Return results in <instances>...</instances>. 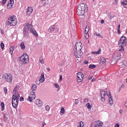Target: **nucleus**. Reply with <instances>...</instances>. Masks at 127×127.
Wrapping results in <instances>:
<instances>
[{"label":"nucleus","mask_w":127,"mask_h":127,"mask_svg":"<svg viewBox=\"0 0 127 127\" xmlns=\"http://www.w3.org/2000/svg\"><path fill=\"white\" fill-rule=\"evenodd\" d=\"M35 98H36V96L35 95V92H30V96H29L28 97V101H29V102H32L33 100H35Z\"/></svg>","instance_id":"obj_9"},{"label":"nucleus","mask_w":127,"mask_h":127,"mask_svg":"<svg viewBox=\"0 0 127 127\" xmlns=\"http://www.w3.org/2000/svg\"><path fill=\"white\" fill-rule=\"evenodd\" d=\"M74 103L76 105H78V104H79V99H76L74 101Z\"/></svg>","instance_id":"obj_38"},{"label":"nucleus","mask_w":127,"mask_h":127,"mask_svg":"<svg viewBox=\"0 0 127 127\" xmlns=\"http://www.w3.org/2000/svg\"><path fill=\"white\" fill-rule=\"evenodd\" d=\"M32 27H33V26L31 24H29L28 23H26L24 24V27L23 29V34L25 37H27V35H28V30Z\"/></svg>","instance_id":"obj_4"},{"label":"nucleus","mask_w":127,"mask_h":127,"mask_svg":"<svg viewBox=\"0 0 127 127\" xmlns=\"http://www.w3.org/2000/svg\"><path fill=\"white\" fill-rule=\"evenodd\" d=\"M0 106L2 108L1 109L2 111H3V110H4V103L3 102H1Z\"/></svg>","instance_id":"obj_34"},{"label":"nucleus","mask_w":127,"mask_h":127,"mask_svg":"<svg viewBox=\"0 0 127 127\" xmlns=\"http://www.w3.org/2000/svg\"><path fill=\"white\" fill-rule=\"evenodd\" d=\"M0 47L1 49H3L4 48V44H3V43H1Z\"/></svg>","instance_id":"obj_39"},{"label":"nucleus","mask_w":127,"mask_h":127,"mask_svg":"<svg viewBox=\"0 0 127 127\" xmlns=\"http://www.w3.org/2000/svg\"><path fill=\"white\" fill-rule=\"evenodd\" d=\"M45 109L47 112H49V111L50 110V107L49 106V105H46Z\"/></svg>","instance_id":"obj_35"},{"label":"nucleus","mask_w":127,"mask_h":127,"mask_svg":"<svg viewBox=\"0 0 127 127\" xmlns=\"http://www.w3.org/2000/svg\"><path fill=\"white\" fill-rule=\"evenodd\" d=\"M89 68L90 69H95V68H96V65L93 64H90L89 65Z\"/></svg>","instance_id":"obj_24"},{"label":"nucleus","mask_w":127,"mask_h":127,"mask_svg":"<svg viewBox=\"0 0 127 127\" xmlns=\"http://www.w3.org/2000/svg\"><path fill=\"white\" fill-rule=\"evenodd\" d=\"M124 86H125V85H122V87L123 88V87H124Z\"/></svg>","instance_id":"obj_64"},{"label":"nucleus","mask_w":127,"mask_h":127,"mask_svg":"<svg viewBox=\"0 0 127 127\" xmlns=\"http://www.w3.org/2000/svg\"><path fill=\"white\" fill-rule=\"evenodd\" d=\"M89 101V100L87 99V98H85L84 99V103H88V102Z\"/></svg>","instance_id":"obj_44"},{"label":"nucleus","mask_w":127,"mask_h":127,"mask_svg":"<svg viewBox=\"0 0 127 127\" xmlns=\"http://www.w3.org/2000/svg\"><path fill=\"white\" fill-rule=\"evenodd\" d=\"M95 80H96L95 78H93V79L91 80V82H94V81H95Z\"/></svg>","instance_id":"obj_58"},{"label":"nucleus","mask_w":127,"mask_h":127,"mask_svg":"<svg viewBox=\"0 0 127 127\" xmlns=\"http://www.w3.org/2000/svg\"><path fill=\"white\" fill-rule=\"evenodd\" d=\"M61 114H64L65 113V109L64 108L62 107L61 110Z\"/></svg>","instance_id":"obj_37"},{"label":"nucleus","mask_w":127,"mask_h":127,"mask_svg":"<svg viewBox=\"0 0 127 127\" xmlns=\"http://www.w3.org/2000/svg\"><path fill=\"white\" fill-rule=\"evenodd\" d=\"M46 125V123H45V122H44V123L43 124L42 127H44Z\"/></svg>","instance_id":"obj_56"},{"label":"nucleus","mask_w":127,"mask_h":127,"mask_svg":"<svg viewBox=\"0 0 127 127\" xmlns=\"http://www.w3.org/2000/svg\"><path fill=\"white\" fill-rule=\"evenodd\" d=\"M4 120H8V118H7V117H6V115H4V117H3Z\"/></svg>","instance_id":"obj_47"},{"label":"nucleus","mask_w":127,"mask_h":127,"mask_svg":"<svg viewBox=\"0 0 127 127\" xmlns=\"http://www.w3.org/2000/svg\"><path fill=\"white\" fill-rule=\"evenodd\" d=\"M74 54L76 58H81L82 55H83V52H82V50L74 51Z\"/></svg>","instance_id":"obj_13"},{"label":"nucleus","mask_w":127,"mask_h":127,"mask_svg":"<svg viewBox=\"0 0 127 127\" xmlns=\"http://www.w3.org/2000/svg\"><path fill=\"white\" fill-rule=\"evenodd\" d=\"M9 53L11 54V55H12L13 54V47H10L9 48Z\"/></svg>","instance_id":"obj_23"},{"label":"nucleus","mask_w":127,"mask_h":127,"mask_svg":"<svg viewBox=\"0 0 127 127\" xmlns=\"http://www.w3.org/2000/svg\"><path fill=\"white\" fill-rule=\"evenodd\" d=\"M20 47H21V49H22V50H24V49H25V45H24V42H22L21 43Z\"/></svg>","instance_id":"obj_19"},{"label":"nucleus","mask_w":127,"mask_h":127,"mask_svg":"<svg viewBox=\"0 0 127 127\" xmlns=\"http://www.w3.org/2000/svg\"><path fill=\"white\" fill-rule=\"evenodd\" d=\"M88 79H89V80H92V77H89V78H88Z\"/></svg>","instance_id":"obj_61"},{"label":"nucleus","mask_w":127,"mask_h":127,"mask_svg":"<svg viewBox=\"0 0 127 127\" xmlns=\"http://www.w3.org/2000/svg\"><path fill=\"white\" fill-rule=\"evenodd\" d=\"M92 54H93L94 55H96L99 54H98V52H92Z\"/></svg>","instance_id":"obj_48"},{"label":"nucleus","mask_w":127,"mask_h":127,"mask_svg":"<svg viewBox=\"0 0 127 127\" xmlns=\"http://www.w3.org/2000/svg\"><path fill=\"white\" fill-rule=\"evenodd\" d=\"M60 80H62V75H60Z\"/></svg>","instance_id":"obj_60"},{"label":"nucleus","mask_w":127,"mask_h":127,"mask_svg":"<svg viewBox=\"0 0 127 127\" xmlns=\"http://www.w3.org/2000/svg\"><path fill=\"white\" fill-rule=\"evenodd\" d=\"M82 48H83V46H82V44L81 42L76 43L74 47V51H80L82 50Z\"/></svg>","instance_id":"obj_11"},{"label":"nucleus","mask_w":127,"mask_h":127,"mask_svg":"<svg viewBox=\"0 0 127 127\" xmlns=\"http://www.w3.org/2000/svg\"><path fill=\"white\" fill-rule=\"evenodd\" d=\"M106 96H108L109 97V102L110 105H113L114 103V100L113 99V97L112 95H111V92L106 91H102L100 92V99L101 100L102 102L104 103V102L106 101Z\"/></svg>","instance_id":"obj_1"},{"label":"nucleus","mask_w":127,"mask_h":127,"mask_svg":"<svg viewBox=\"0 0 127 127\" xmlns=\"http://www.w3.org/2000/svg\"><path fill=\"white\" fill-rule=\"evenodd\" d=\"M42 0V1H44V0Z\"/></svg>","instance_id":"obj_63"},{"label":"nucleus","mask_w":127,"mask_h":127,"mask_svg":"<svg viewBox=\"0 0 127 127\" xmlns=\"http://www.w3.org/2000/svg\"><path fill=\"white\" fill-rule=\"evenodd\" d=\"M54 30H55V26L54 25L53 26H51V27H50L49 29V31H54Z\"/></svg>","instance_id":"obj_22"},{"label":"nucleus","mask_w":127,"mask_h":127,"mask_svg":"<svg viewBox=\"0 0 127 127\" xmlns=\"http://www.w3.org/2000/svg\"><path fill=\"white\" fill-rule=\"evenodd\" d=\"M77 82L78 83H81L82 81H83V79L84 78V74L82 72H78L77 73Z\"/></svg>","instance_id":"obj_10"},{"label":"nucleus","mask_w":127,"mask_h":127,"mask_svg":"<svg viewBox=\"0 0 127 127\" xmlns=\"http://www.w3.org/2000/svg\"><path fill=\"white\" fill-rule=\"evenodd\" d=\"M118 33L119 34H121V30L118 29Z\"/></svg>","instance_id":"obj_52"},{"label":"nucleus","mask_w":127,"mask_h":127,"mask_svg":"<svg viewBox=\"0 0 127 127\" xmlns=\"http://www.w3.org/2000/svg\"><path fill=\"white\" fill-rule=\"evenodd\" d=\"M116 59H117V60H120L121 59V54L119 53L116 56Z\"/></svg>","instance_id":"obj_32"},{"label":"nucleus","mask_w":127,"mask_h":127,"mask_svg":"<svg viewBox=\"0 0 127 127\" xmlns=\"http://www.w3.org/2000/svg\"><path fill=\"white\" fill-rule=\"evenodd\" d=\"M47 70L49 71H50V67H47Z\"/></svg>","instance_id":"obj_57"},{"label":"nucleus","mask_w":127,"mask_h":127,"mask_svg":"<svg viewBox=\"0 0 127 127\" xmlns=\"http://www.w3.org/2000/svg\"><path fill=\"white\" fill-rule=\"evenodd\" d=\"M7 7L9 9H11L13 7V0H9L8 2Z\"/></svg>","instance_id":"obj_15"},{"label":"nucleus","mask_w":127,"mask_h":127,"mask_svg":"<svg viewBox=\"0 0 127 127\" xmlns=\"http://www.w3.org/2000/svg\"><path fill=\"white\" fill-rule=\"evenodd\" d=\"M23 101H24V98H23L22 97H21L20 98V102H23Z\"/></svg>","instance_id":"obj_42"},{"label":"nucleus","mask_w":127,"mask_h":127,"mask_svg":"<svg viewBox=\"0 0 127 127\" xmlns=\"http://www.w3.org/2000/svg\"><path fill=\"white\" fill-rule=\"evenodd\" d=\"M101 23L102 24L105 23V20H102L101 21Z\"/></svg>","instance_id":"obj_51"},{"label":"nucleus","mask_w":127,"mask_h":127,"mask_svg":"<svg viewBox=\"0 0 127 127\" xmlns=\"http://www.w3.org/2000/svg\"><path fill=\"white\" fill-rule=\"evenodd\" d=\"M119 45H122L123 46H126L127 43V38L125 36H123L121 37L120 40L118 42Z\"/></svg>","instance_id":"obj_7"},{"label":"nucleus","mask_w":127,"mask_h":127,"mask_svg":"<svg viewBox=\"0 0 127 127\" xmlns=\"http://www.w3.org/2000/svg\"><path fill=\"white\" fill-rule=\"evenodd\" d=\"M96 127H102V126H96Z\"/></svg>","instance_id":"obj_62"},{"label":"nucleus","mask_w":127,"mask_h":127,"mask_svg":"<svg viewBox=\"0 0 127 127\" xmlns=\"http://www.w3.org/2000/svg\"><path fill=\"white\" fill-rule=\"evenodd\" d=\"M17 23V19L16 16L13 15L8 18V21H6L5 24L9 26H15Z\"/></svg>","instance_id":"obj_3"},{"label":"nucleus","mask_w":127,"mask_h":127,"mask_svg":"<svg viewBox=\"0 0 127 127\" xmlns=\"http://www.w3.org/2000/svg\"><path fill=\"white\" fill-rule=\"evenodd\" d=\"M115 127H120V125L119 124H117L115 125Z\"/></svg>","instance_id":"obj_50"},{"label":"nucleus","mask_w":127,"mask_h":127,"mask_svg":"<svg viewBox=\"0 0 127 127\" xmlns=\"http://www.w3.org/2000/svg\"><path fill=\"white\" fill-rule=\"evenodd\" d=\"M55 88H57V89H58V91H59V90H60V86H59V84H58L57 83H55Z\"/></svg>","instance_id":"obj_33"},{"label":"nucleus","mask_w":127,"mask_h":127,"mask_svg":"<svg viewBox=\"0 0 127 127\" xmlns=\"http://www.w3.org/2000/svg\"><path fill=\"white\" fill-rule=\"evenodd\" d=\"M102 126H103V123L101 122L100 121L97 122V125H96V126L102 127Z\"/></svg>","instance_id":"obj_29"},{"label":"nucleus","mask_w":127,"mask_h":127,"mask_svg":"<svg viewBox=\"0 0 127 127\" xmlns=\"http://www.w3.org/2000/svg\"><path fill=\"white\" fill-rule=\"evenodd\" d=\"M0 31H1L2 34H4V30H3V29H0Z\"/></svg>","instance_id":"obj_43"},{"label":"nucleus","mask_w":127,"mask_h":127,"mask_svg":"<svg viewBox=\"0 0 127 127\" xmlns=\"http://www.w3.org/2000/svg\"><path fill=\"white\" fill-rule=\"evenodd\" d=\"M33 12V9H32L31 7H29L26 11L27 14H28V15L31 14V13H32Z\"/></svg>","instance_id":"obj_17"},{"label":"nucleus","mask_w":127,"mask_h":127,"mask_svg":"<svg viewBox=\"0 0 127 127\" xmlns=\"http://www.w3.org/2000/svg\"><path fill=\"white\" fill-rule=\"evenodd\" d=\"M89 26H86L85 29V33L87 34L88 33V32H89Z\"/></svg>","instance_id":"obj_26"},{"label":"nucleus","mask_w":127,"mask_h":127,"mask_svg":"<svg viewBox=\"0 0 127 127\" xmlns=\"http://www.w3.org/2000/svg\"><path fill=\"white\" fill-rule=\"evenodd\" d=\"M7 0H3L2 3V4H5V2H6Z\"/></svg>","instance_id":"obj_49"},{"label":"nucleus","mask_w":127,"mask_h":127,"mask_svg":"<svg viewBox=\"0 0 127 127\" xmlns=\"http://www.w3.org/2000/svg\"><path fill=\"white\" fill-rule=\"evenodd\" d=\"M119 46H121V48L119 49V51L120 52H122V51H125V48H124V46H122V45H120Z\"/></svg>","instance_id":"obj_27"},{"label":"nucleus","mask_w":127,"mask_h":127,"mask_svg":"<svg viewBox=\"0 0 127 127\" xmlns=\"http://www.w3.org/2000/svg\"><path fill=\"white\" fill-rule=\"evenodd\" d=\"M94 35H96V36H98L99 37H101V38H103V36L101 35V34L100 33H95Z\"/></svg>","instance_id":"obj_36"},{"label":"nucleus","mask_w":127,"mask_h":127,"mask_svg":"<svg viewBox=\"0 0 127 127\" xmlns=\"http://www.w3.org/2000/svg\"><path fill=\"white\" fill-rule=\"evenodd\" d=\"M39 60H40V63H41V64H43V63H44V62H43V60L40 59Z\"/></svg>","instance_id":"obj_46"},{"label":"nucleus","mask_w":127,"mask_h":127,"mask_svg":"<svg viewBox=\"0 0 127 127\" xmlns=\"http://www.w3.org/2000/svg\"><path fill=\"white\" fill-rule=\"evenodd\" d=\"M18 88H19V86L18 85L16 86L15 87V88H14L13 93H14L15 94V93H16V92H17V89H18Z\"/></svg>","instance_id":"obj_25"},{"label":"nucleus","mask_w":127,"mask_h":127,"mask_svg":"<svg viewBox=\"0 0 127 127\" xmlns=\"http://www.w3.org/2000/svg\"><path fill=\"white\" fill-rule=\"evenodd\" d=\"M30 28V32H31V33H32V34H33L35 36H38V34L37 33V32L35 31V29L32 28V27Z\"/></svg>","instance_id":"obj_16"},{"label":"nucleus","mask_w":127,"mask_h":127,"mask_svg":"<svg viewBox=\"0 0 127 127\" xmlns=\"http://www.w3.org/2000/svg\"><path fill=\"white\" fill-rule=\"evenodd\" d=\"M4 92L5 93V94H6V93H7V89L6 88H4Z\"/></svg>","instance_id":"obj_45"},{"label":"nucleus","mask_w":127,"mask_h":127,"mask_svg":"<svg viewBox=\"0 0 127 127\" xmlns=\"http://www.w3.org/2000/svg\"><path fill=\"white\" fill-rule=\"evenodd\" d=\"M124 1L121 2V4L123 5H126L127 4V0H123Z\"/></svg>","instance_id":"obj_31"},{"label":"nucleus","mask_w":127,"mask_h":127,"mask_svg":"<svg viewBox=\"0 0 127 127\" xmlns=\"http://www.w3.org/2000/svg\"><path fill=\"white\" fill-rule=\"evenodd\" d=\"M36 89H37V85L35 84H33L32 85L31 90L32 91H36Z\"/></svg>","instance_id":"obj_18"},{"label":"nucleus","mask_w":127,"mask_h":127,"mask_svg":"<svg viewBox=\"0 0 127 127\" xmlns=\"http://www.w3.org/2000/svg\"><path fill=\"white\" fill-rule=\"evenodd\" d=\"M19 60L23 65H24L25 64H27L29 61V57H28V55L26 54H25L23 55H22L19 58Z\"/></svg>","instance_id":"obj_5"},{"label":"nucleus","mask_w":127,"mask_h":127,"mask_svg":"<svg viewBox=\"0 0 127 127\" xmlns=\"http://www.w3.org/2000/svg\"><path fill=\"white\" fill-rule=\"evenodd\" d=\"M101 51H102V50L101 49V48H99L98 51H97L98 54H101Z\"/></svg>","instance_id":"obj_41"},{"label":"nucleus","mask_w":127,"mask_h":127,"mask_svg":"<svg viewBox=\"0 0 127 127\" xmlns=\"http://www.w3.org/2000/svg\"><path fill=\"white\" fill-rule=\"evenodd\" d=\"M117 28H118V29H120V28H121V24H119L118 25V27Z\"/></svg>","instance_id":"obj_53"},{"label":"nucleus","mask_w":127,"mask_h":127,"mask_svg":"<svg viewBox=\"0 0 127 127\" xmlns=\"http://www.w3.org/2000/svg\"><path fill=\"white\" fill-rule=\"evenodd\" d=\"M14 95L15 96V98L19 101V98H20V95L19 94H18L17 95H16V94H15Z\"/></svg>","instance_id":"obj_30"},{"label":"nucleus","mask_w":127,"mask_h":127,"mask_svg":"<svg viewBox=\"0 0 127 127\" xmlns=\"http://www.w3.org/2000/svg\"><path fill=\"white\" fill-rule=\"evenodd\" d=\"M86 11H88V6H87V4L81 3L78 5L76 10V13L78 15H84Z\"/></svg>","instance_id":"obj_2"},{"label":"nucleus","mask_w":127,"mask_h":127,"mask_svg":"<svg viewBox=\"0 0 127 127\" xmlns=\"http://www.w3.org/2000/svg\"><path fill=\"white\" fill-rule=\"evenodd\" d=\"M115 1L116 2V3L117 4L118 2H119V0H115Z\"/></svg>","instance_id":"obj_55"},{"label":"nucleus","mask_w":127,"mask_h":127,"mask_svg":"<svg viewBox=\"0 0 127 127\" xmlns=\"http://www.w3.org/2000/svg\"><path fill=\"white\" fill-rule=\"evenodd\" d=\"M100 62H101V63L104 64V65H105V64H106V59L105 58H101L100 59Z\"/></svg>","instance_id":"obj_21"},{"label":"nucleus","mask_w":127,"mask_h":127,"mask_svg":"<svg viewBox=\"0 0 127 127\" xmlns=\"http://www.w3.org/2000/svg\"><path fill=\"white\" fill-rule=\"evenodd\" d=\"M88 63H89V62H88L87 61H85V62H84L85 64H88Z\"/></svg>","instance_id":"obj_54"},{"label":"nucleus","mask_w":127,"mask_h":127,"mask_svg":"<svg viewBox=\"0 0 127 127\" xmlns=\"http://www.w3.org/2000/svg\"><path fill=\"white\" fill-rule=\"evenodd\" d=\"M19 100L15 98V95L14 94L12 96V105L13 107L15 108L18 105Z\"/></svg>","instance_id":"obj_8"},{"label":"nucleus","mask_w":127,"mask_h":127,"mask_svg":"<svg viewBox=\"0 0 127 127\" xmlns=\"http://www.w3.org/2000/svg\"><path fill=\"white\" fill-rule=\"evenodd\" d=\"M85 38H86V39H88V38H89V34H88V33L85 34Z\"/></svg>","instance_id":"obj_40"},{"label":"nucleus","mask_w":127,"mask_h":127,"mask_svg":"<svg viewBox=\"0 0 127 127\" xmlns=\"http://www.w3.org/2000/svg\"><path fill=\"white\" fill-rule=\"evenodd\" d=\"M45 81V77H44V73H42L41 74L40 78L39 80L36 81V84L37 85H40V83H43Z\"/></svg>","instance_id":"obj_12"},{"label":"nucleus","mask_w":127,"mask_h":127,"mask_svg":"<svg viewBox=\"0 0 127 127\" xmlns=\"http://www.w3.org/2000/svg\"><path fill=\"white\" fill-rule=\"evenodd\" d=\"M3 79L6 81V82H8L9 83H11L12 82V76L9 73H5L2 76Z\"/></svg>","instance_id":"obj_6"},{"label":"nucleus","mask_w":127,"mask_h":127,"mask_svg":"<svg viewBox=\"0 0 127 127\" xmlns=\"http://www.w3.org/2000/svg\"><path fill=\"white\" fill-rule=\"evenodd\" d=\"M77 127H84V122L81 121L80 123H78Z\"/></svg>","instance_id":"obj_20"},{"label":"nucleus","mask_w":127,"mask_h":127,"mask_svg":"<svg viewBox=\"0 0 127 127\" xmlns=\"http://www.w3.org/2000/svg\"><path fill=\"white\" fill-rule=\"evenodd\" d=\"M125 6V8H127V4L126 5H124Z\"/></svg>","instance_id":"obj_59"},{"label":"nucleus","mask_w":127,"mask_h":127,"mask_svg":"<svg viewBox=\"0 0 127 127\" xmlns=\"http://www.w3.org/2000/svg\"><path fill=\"white\" fill-rule=\"evenodd\" d=\"M35 104L37 106L38 108H41L43 105L42 101L39 99H37L35 101Z\"/></svg>","instance_id":"obj_14"},{"label":"nucleus","mask_w":127,"mask_h":127,"mask_svg":"<svg viewBox=\"0 0 127 127\" xmlns=\"http://www.w3.org/2000/svg\"><path fill=\"white\" fill-rule=\"evenodd\" d=\"M86 107H87V109H89V110H91L92 109V106L90 105V103H87L86 105Z\"/></svg>","instance_id":"obj_28"}]
</instances>
